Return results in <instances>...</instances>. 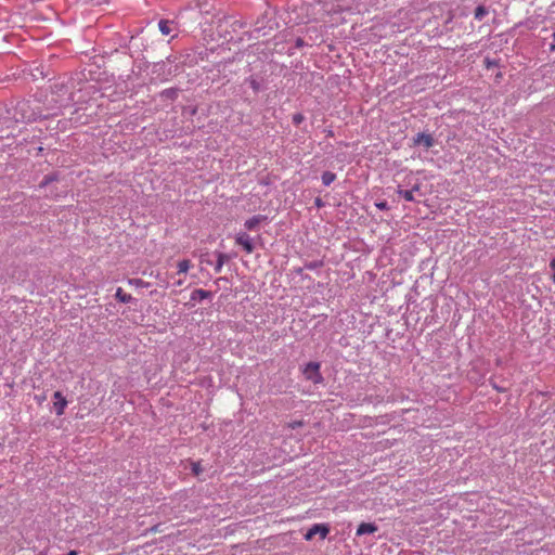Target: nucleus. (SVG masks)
I'll use <instances>...</instances> for the list:
<instances>
[{"label": "nucleus", "mask_w": 555, "mask_h": 555, "mask_svg": "<svg viewBox=\"0 0 555 555\" xmlns=\"http://www.w3.org/2000/svg\"><path fill=\"white\" fill-rule=\"evenodd\" d=\"M211 293L202 288L195 289L191 294V300H204L211 297Z\"/></svg>", "instance_id": "obj_10"}, {"label": "nucleus", "mask_w": 555, "mask_h": 555, "mask_svg": "<svg viewBox=\"0 0 555 555\" xmlns=\"http://www.w3.org/2000/svg\"><path fill=\"white\" fill-rule=\"evenodd\" d=\"M266 219V216L257 215L246 220L244 225L247 230H255Z\"/></svg>", "instance_id": "obj_7"}, {"label": "nucleus", "mask_w": 555, "mask_h": 555, "mask_svg": "<svg viewBox=\"0 0 555 555\" xmlns=\"http://www.w3.org/2000/svg\"><path fill=\"white\" fill-rule=\"evenodd\" d=\"M130 284H133L135 286H144L145 283L141 279H133L129 281Z\"/></svg>", "instance_id": "obj_19"}, {"label": "nucleus", "mask_w": 555, "mask_h": 555, "mask_svg": "<svg viewBox=\"0 0 555 555\" xmlns=\"http://www.w3.org/2000/svg\"><path fill=\"white\" fill-rule=\"evenodd\" d=\"M553 36H554V40H555V31H554V35H553Z\"/></svg>", "instance_id": "obj_31"}, {"label": "nucleus", "mask_w": 555, "mask_h": 555, "mask_svg": "<svg viewBox=\"0 0 555 555\" xmlns=\"http://www.w3.org/2000/svg\"><path fill=\"white\" fill-rule=\"evenodd\" d=\"M53 406L56 415H63L65 408L67 406V400L65 399L61 391H55L53 395Z\"/></svg>", "instance_id": "obj_4"}, {"label": "nucleus", "mask_w": 555, "mask_h": 555, "mask_svg": "<svg viewBox=\"0 0 555 555\" xmlns=\"http://www.w3.org/2000/svg\"><path fill=\"white\" fill-rule=\"evenodd\" d=\"M550 268L555 271V258L551 260Z\"/></svg>", "instance_id": "obj_25"}, {"label": "nucleus", "mask_w": 555, "mask_h": 555, "mask_svg": "<svg viewBox=\"0 0 555 555\" xmlns=\"http://www.w3.org/2000/svg\"><path fill=\"white\" fill-rule=\"evenodd\" d=\"M330 529L326 525L323 524H314L312 527L308 529L305 534L306 540H312L317 534L320 535L321 539H325L328 534Z\"/></svg>", "instance_id": "obj_2"}, {"label": "nucleus", "mask_w": 555, "mask_h": 555, "mask_svg": "<svg viewBox=\"0 0 555 555\" xmlns=\"http://www.w3.org/2000/svg\"><path fill=\"white\" fill-rule=\"evenodd\" d=\"M411 190H413V193L420 191V184H415Z\"/></svg>", "instance_id": "obj_27"}, {"label": "nucleus", "mask_w": 555, "mask_h": 555, "mask_svg": "<svg viewBox=\"0 0 555 555\" xmlns=\"http://www.w3.org/2000/svg\"><path fill=\"white\" fill-rule=\"evenodd\" d=\"M302 44H304L302 39H300V38H299V39H297V41H296V46H297V47H301Z\"/></svg>", "instance_id": "obj_26"}, {"label": "nucleus", "mask_w": 555, "mask_h": 555, "mask_svg": "<svg viewBox=\"0 0 555 555\" xmlns=\"http://www.w3.org/2000/svg\"><path fill=\"white\" fill-rule=\"evenodd\" d=\"M192 267H193V264L190 259L179 260L177 263V269H178L177 274L178 275L186 274Z\"/></svg>", "instance_id": "obj_9"}, {"label": "nucleus", "mask_w": 555, "mask_h": 555, "mask_svg": "<svg viewBox=\"0 0 555 555\" xmlns=\"http://www.w3.org/2000/svg\"><path fill=\"white\" fill-rule=\"evenodd\" d=\"M66 555H78V553L76 551H70L69 553H67Z\"/></svg>", "instance_id": "obj_29"}, {"label": "nucleus", "mask_w": 555, "mask_h": 555, "mask_svg": "<svg viewBox=\"0 0 555 555\" xmlns=\"http://www.w3.org/2000/svg\"><path fill=\"white\" fill-rule=\"evenodd\" d=\"M235 243L236 245L242 246L247 254H251L254 251L253 241L247 233H238L235 237Z\"/></svg>", "instance_id": "obj_3"}, {"label": "nucleus", "mask_w": 555, "mask_h": 555, "mask_svg": "<svg viewBox=\"0 0 555 555\" xmlns=\"http://www.w3.org/2000/svg\"><path fill=\"white\" fill-rule=\"evenodd\" d=\"M115 297L116 299L124 304H128L132 300V296L130 294L125 293L121 287L117 288Z\"/></svg>", "instance_id": "obj_12"}, {"label": "nucleus", "mask_w": 555, "mask_h": 555, "mask_svg": "<svg viewBox=\"0 0 555 555\" xmlns=\"http://www.w3.org/2000/svg\"><path fill=\"white\" fill-rule=\"evenodd\" d=\"M191 469L195 476H199V474L203 472V467L201 466L199 462H192Z\"/></svg>", "instance_id": "obj_17"}, {"label": "nucleus", "mask_w": 555, "mask_h": 555, "mask_svg": "<svg viewBox=\"0 0 555 555\" xmlns=\"http://www.w3.org/2000/svg\"><path fill=\"white\" fill-rule=\"evenodd\" d=\"M415 144H423L425 147L429 149L434 145V139L430 134L420 132L414 139Z\"/></svg>", "instance_id": "obj_5"}, {"label": "nucleus", "mask_w": 555, "mask_h": 555, "mask_svg": "<svg viewBox=\"0 0 555 555\" xmlns=\"http://www.w3.org/2000/svg\"><path fill=\"white\" fill-rule=\"evenodd\" d=\"M183 284H184V279H178V280L173 283V285H175V286H182Z\"/></svg>", "instance_id": "obj_22"}, {"label": "nucleus", "mask_w": 555, "mask_h": 555, "mask_svg": "<svg viewBox=\"0 0 555 555\" xmlns=\"http://www.w3.org/2000/svg\"><path fill=\"white\" fill-rule=\"evenodd\" d=\"M552 281L555 283V273L552 275Z\"/></svg>", "instance_id": "obj_30"}, {"label": "nucleus", "mask_w": 555, "mask_h": 555, "mask_svg": "<svg viewBox=\"0 0 555 555\" xmlns=\"http://www.w3.org/2000/svg\"><path fill=\"white\" fill-rule=\"evenodd\" d=\"M397 193L400 194L408 202L414 201L413 190L398 189Z\"/></svg>", "instance_id": "obj_14"}, {"label": "nucleus", "mask_w": 555, "mask_h": 555, "mask_svg": "<svg viewBox=\"0 0 555 555\" xmlns=\"http://www.w3.org/2000/svg\"><path fill=\"white\" fill-rule=\"evenodd\" d=\"M315 205H317L318 207H321L322 202H321V199H320V198H317V201H315Z\"/></svg>", "instance_id": "obj_28"}, {"label": "nucleus", "mask_w": 555, "mask_h": 555, "mask_svg": "<svg viewBox=\"0 0 555 555\" xmlns=\"http://www.w3.org/2000/svg\"><path fill=\"white\" fill-rule=\"evenodd\" d=\"M336 179V175L331 171H325L322 175V182L324 185L328 186L331 185Z\"/></svg>", "instance_id": "obj_13"}, {"label": "nucleus", "mask_w": 555, "mask_h": 555, "mask_svg": "<svg viewBox=\"0 0 555 555\" xmlns=\"http://www.w3.org/2000/svg\"><path fill=\"white\" fill-rule=\"evenodd\" d=\"M216 256H217V261H216V264H215V271L217 273H219L224 263L229 261V256L227 254H223V253H216Z\"/></svg>", "instance_id": "obj_11"}, {"label": "nucleus", "mask_w": 555, "mask_h": 555, "mask_svg": "<svg viewBox=\"0 0 555 555\" xmlns=\"http://www.w3.org/2000/svg\"><path fill=\"white\" fill-rule=\"evenodd\" d=\"M201 262H205L207 264H212V262L209 259H206L204 255L201 257Z\"/></svg>", "instance_id": "obj_24"}, {"label": "nucleus", "mask_w": 555, "mask_h": 555, "mask_svg": "<svg viewBox=\"0 0 555 555\" xmlns=\"http://www.w3.org/2000/svg\"><path fill=\"white\" fill-rule=\"evenodd\" d=\"M8 22V12L4 10H0V30L7 27Z\"/></svg>", "instance_id": "obj_16"}, {"label": "nucleus", "mask_w": 555, "mask_h": 555, "mask_svg": "<svg viewBox=\"0 0 555 555\" xmlns=\"http://www.w3.org/2000/svg\"><path fill=\"white\" fill-rule=\"evenodd\" d=\"M487 9L483 5H479L476 8L474 15L476 20L481 21L487 15Z\"/></svg>", "instance_id": "obj_15"}, {"label": "nucleus", "mask_w": 555, "mask_h": 555, "mask_svg": "<svg viewBox=\"0 0 555 555\" xmlns=\"http://www.w3.org/2000/svg\"><path fill=\"white\" fill-rule=\"evenodd\" d=\"M158 28L163 35L168 36L175 29L173 22L168 20H160L158 23Z\"/></svg>", "instance_id": "obj_8"}, {"label": "nucleus", "mask_w": 555, "mask_h": 555, "mask_svg": "<svg viewBox=\"0 0 555 555\" xmlns=\"http://www.w3.org/2000/svg\"><path fill=\"white\" fill-rule=\"evenodd\" d=\"M375 206H376L378 209H380V210H386V209H388V204H387V202H385V201H384V202L376 203V204H375Z\"/></svg>", "instance_id": "obj_20"}, {"label": "nucleus", "mask_w": 555, "mask_h": 555, "mask_svg": "<svg viewBox=\"0 0 555 555\" xmlns=\"http://www.w3.org/2000/svg\"><path fill=\"white\" fill-rule=\"evenodd\" d=\"M305 120V116L301 113H297L293 115V122L295 125H300Z\"/></svg>", "instance_id": "obj_18"}, {"label": "nucleus", "mask_w": 555, "mask_h": 555, "mask_svg": "<svg viewBox=\"0 0 555 555\" xmlns=\"http://www.w3.org/2000/svg\"><path fill=\"white\" fill-rule=\"evenodd\" d=\"M302 425V422L301 421H295L293 423H291V427L292 428H297V427H300Z\"/></svg>", "instance_id": "obj_21"}, {"label": "nucleus", "mask_w": 555, "mask_h": 555, "mask_svg": "<svg viewBox=\"0 0 555 555\" xmlns=\"http://www.w3.org/2000/svg\"><path fill=\"white\" fill-rule=\"evenodd\" d=\"M377 526L371 522H362L357 529V535L371 534L377 531Z\"/></svg>", "instance_id": "obj_6"}, {"label": "nucleus", "mask_w": 555, "mask_h": 555, "mask_svg": "<svg viewBox=\"0 0 555 555\" xmlns=\"http://www.w3.org/2000/svg\"><path fill=\"white\" fill-rule=\"evenodd\" d=\"M53 180L52 177H46L44 180L42 181L41 185H46L48 184L49 182H51Z\"/></svg>", "instance_id": "obj_23"}, {"label": "nucleus", "mask_w": 555, "mask_h": 555, "mask_svg": "<svg viewBox=\"0 0 555 555\" xmlns=\"http://www.w3.org/2000/svg\"><path fill=\"white\" fill-rule=\"evenodd\" d=\"M319 370L320 364L318 362H309L304 370V374L307 379L318 384L322 382V376Z\"/></svg>", "instance_id": "obj_1"}]
</instances>
